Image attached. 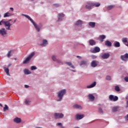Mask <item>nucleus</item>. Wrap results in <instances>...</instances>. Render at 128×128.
I'll return each mask as SVG.
<instances>
[{
  "instance_id": "bf43d9fd",
  "label": "nucleus",
  "mask_w": 128,
  "mask_h": 128,
  "mask_svg": "<svg viewBox=\"0 0 128 128\" xmlns=\"http://www.w3.org/2000/svg\"><path fill=\"white\" fill-rule=\"evenodd\" d=\"M1 16H2L0 14V18Z\"/></svg>"
},
{
  "instance_id": "680f3d73",
  "label": "nucleus",
  "mask_w": 128,
  "mask_h": 128,
  "mask_svg": "<svg viewBox=\"0 0 128 128\" xmlns=\"http://www.w3.org/2000/svg\"><path fill=\"white\" fill-rule=\"evenodd\" d=\"M126 100H128V98L126 97Z\"/></svg>"
},
{
  "instance_id": "c03bdc74",
  "label": "nucleus",
  "mask_w": 128,
  "mask_h": 128,
  "mask_svg": "<svg viewBox=\"0 0 128 128\" xmlns=\"http://www.w3.org/2000/svg\"><path fill=\"white\" fill-rule=\"evenodd\" d=\"M92 60H95V58H96V56L93 55L92 56Z\"/></svg>"
},
{
  "instance_id": "0eeeda50",
  "label": "nucleus",
  "mask_w": 128,
  "mask_h": 128,
  "mask_svg": "<svg viewBox=\"0 0 128 128\" xmlns=\"http://www.w3.org/2000/svg\"><path fill=\"white\" fill-rule=\"evenodd\" d=\"M109 99L110 100H113V102H116L118 100V98L117 96H114V95H110L109 96Z\"/></svg>"
},
{
  "instance_id": "412c9836",
  "label": "nucleus",
  "mask_w": 128,
  "mask_h": 128,
  "mask_svg": "<svg viewBox=\"0 0 128 128\" xmlns=\"http://www.w3.org/2000/svg\"><path fill=\"white\" fill-rule=\"evenodd\" d=\"M105 45L106 46L110 47L112 46V42L108 40H106L105 41Z\"/></svg>"
},
{
  "instance_id": "bb28decb",
  "label": "nucleus",
  "mask_w": 128,
  "mask_h": 128,
  "mask_svg": "<svg viewBox=\"0 0 128 128\" xmlns=\"http://www.w3.org/2000/svg\"><path fill=\"white\" fill-rule=\"evenodd\" d=\"M24 74H30V70H28V69H25L24 70Z\"/></svg>"
},
{
  "instance_id": "a878e982",
  "label": "nucleus",
  "mask_w": 128,
  "mask_h": 128,
  "mask_svg": "<svg viewBox=\"0 0 128 128\" xmlns=\"http://www.w3.org/2000/svg\"><path fill=\"white\" fill-rule=\"evenodd\" d=\"M88 24L91 28H94L96 26V22H90Z\"/></svg>"
},
{
  "instance_id": "e433bc0d",
  "label": "nucleus",
  "mask_w": 128,
  "mask_h": 128,
  "mask_svg": "<svg viewBox=\"0 0 128 128\" xmlns=\"http://www.w3.org/2000/svg\"><path fill=\"white\" fill-rule=\"evenodd\" d=\"M98 112L101 114H104V111L102 110V108H98Z\"/></svg>"
},
{
  "instance_id": "2eb2a0df",
  "label": "nucleus",
  "mask_w": 128,
  "mask_h": 128,
  "mask_svg": "<svg viewBox=\"0 0 128 128\" xmlns=\"http://www.w3.org/2000/svg\"><path fill=\"white\" fill-rule=\"evenodd\" d=\"M62 18H64V14L62 13L60 14L58 17V22H60L62 20Z\"/></svg>"
},
{
  "instance_id": "4be33fe9",
  "label": "nucleus",
  "mask_w": 128,
  "mask_h": 128,
  "mask_svg": "<svg viewBox=\"0 0 128 128\" xmlns=\"http://www.w3.org/2000/svg\"><path fill=\"white\" fill-rule=\"evenodd\" d=\"M84 22L80 20H78L75 24L76 26H82Z\"/></svg>"
},
{
  "instance_id": "9d476101",
  "label": "nucleus",
  "mask_w": 128,
  "mask_h": 128,
  "mask_svg": "<svg viewBox=\"0 0 128 128\" xmlns=\"http://www.w3.org/2000/svg\"><path fill=\"white\" fill-rule=\"evenodd\" d=\"M84 114H77L76 115V120H82V118H84Z\"/></svg>"
},
{
  "instance_id": "5701e85b",
  "label": "nucleus",
  "mask_w": 128,
  "mask_h": 128,
  "mask_svg": "<svg viewBox=\"0 0 128 128\" xmlns=\"http://www.w3.org/2000/svg\"><path fill=\"white\" fill-rule=\"evenodd\" d=\"M5 72H6L7 76H10V70L8 68H6V67L4 68Z\"/></svg>"
},
{
  "instance_id": "39448f33",
  "label": "nucleus",
  "mask_w": 128,
  "mask_h": 128,
  "mask_svg": "<svg viewBox=\"0 0 128 128\" xmlns=\"http://www.w3.org/2000/svg\"><path fill=\"white\" fill-rule=\"evenodd\" d=\"M93 6V2H92L89 1L87 2L85 4V8L88 10H92V8Z\"/></svg>"
},
{
  "instance_id": "4468645a",
  "label": "nucleus",
  "mask_w": 128,
  "mask_h": 128,
  "mask_svg": "<svg viewBox=\"0 0 128 128\" xmlns=\"http://www.w3.org/2000/svg\"><path fill=\"white\" fill-rule=\"evenodd\" d=\"M14 122H16V124H20V122H22V119L20 118H16L14 119Z\"/></svg>"
},
{
  "instance_id": "a19ab883",
  "label": "nucleus",
  "mask_w": 128,
  "mask_h": 128,
  "mask_svg": "<svg viewBox=\"0 0 128 128\" xmlns=\"http://www.w3.org/2000/svg\"><path fill=\"white\" fill-rule=\"evenodd\" d=\"M36 66H31L32 70H36Z\"/></svg>"
},
{
  "instance_id": "aec40b11",
  "label": "nucleus",
  "mask_w": 128,
  "mask_h": 128,
  "mask_svg": "<svg viewBox=\"0 0 128 128\" xmlns=\"http://www.w3.org/2000/svg\"><path fill=\"white\" fill-rule=\"evenodd\" d=\"M91 66L92 68H96V66H98V64H96V62L93 60L91 62Z\"/></svg>"
},
{
  "instance_id": "6e6d98bb",
  "label": "nucleus",
  "mask_w": 128,
  "mask_h": 128,
  "mask_svg": "<svg viewBox=\"0 0 128 128\" xmlns=\"http://www.w3.org/2000/svg\"><path fill=\"white\" fill-rule=\"evenodd\" d=\"M16 22V20H14V22Z\"/></svg>"
},
{
  "instance_id": "b1692460",
  "label": "nucleus",
  "mask_w": 128,
  "mask_h": 128,
  "mask_svg": "<svg viewBox=\"0 0 128 128\" xmlns=\"http://www.w3.org/2000/svg\"><path fill=\"white\" fill-rule=\"evenodd\" d=\"M89 44L90 46H94L96 42L94 40H90Z\"/></svg>"
},
{
  "instance_id": "c756f323",
  "label": "nucleus",
  "mask_w": 128,
  "mask_h": 128,
  "mask_svg": "<svg viewBox=\"0 0 128 128\" xmlns=\"http://www.w3.org/2000/svg\"><path fill=\"white\" fill-rule=\"evenodd\" d=\"M114 90L116 92H120V86H115Z\"/></svg>"
},
{
  "instance_id": "72a5a7b5",
  "label": "nucleus",
  "mask_w": 128,
  "mask_h": 128,
  "mask_svg": "<svg viewBox=\"0 0 128 128\" xmlns=\"http://www.w3.org/2000/svg\"><path fill=\"white\" fill-rule=\"evenodd\" d=\"M52 58L54 62H56L58 61V60H56V56L54 55L52 56Z\"/></svg>"
},
{
  "instance_id": "603ef678",
  "label": "nucleus",
  "mask_w": 128,
  "mask_h": 128,
  "mask_svg": "<svg viewBox=\"0 0 128 128\" xmlns=\"http://www.w3.org/2000/svg\"><path fill=\"white\" fill-rule=\"evenodd\" d=\"M126 108H128V101L126 102Z\"/></svg>"
},
{
  "instance_id": "dca6fc26",
  "label": "nucleus",
  "mask_w": 128,
  "mask_h": 128,
  "mask_svg": "<svg viewBox=\"0 0 128 128\" xmlns=\"http://www.w3.org/2000/svg\"><path fill=\"white\" fill-rule=\"evenodd\" d=\"M96 86V82H94L92 84H91L87 86V88H94V86Z\"/></svg>"
},
{
  "instance_id": "a18cd8bd",
  "label": "nucleus",
  "mask_w": 128,
  "mask_h": 128,
  "mask_svg": "<svg viewBox=\"0 0 128 128\" xmlns=\"http://www.w3.org/2000/svg\"><path fill=\"white\" fill-rule=\"evenodd\" d=\"M53 6H54L56 8H58V6H60V4H54Z\"/></svg>"
},
{
  "instance_id": "9b49d317",
  "label": "nucleus",
  "mask_w": 128,
  "mask_h": 128,
  "mask_svg": "<svg viewBox=\"0 0 128 128\" xmlns=\"http://www.w3.org/2000/svg\"><path fill=\"white\" fill-rule=\"evenodd\" d=\"M7 34L6 30L4 28H2L0 30V34H2V36H6Z\"/></svg>"
},
{
  "instance_id": "4c0bfd02",
  "label": "nucleus",
  "mask_w": 128,
  "mask_h": 128,
  "mask_svg": "<svg viewBox=\"0 0 128 128\" xmlns=\"http://www.w3.org/2000/svg\"><path fill=\"white\" fill-rule=\"evenodd\" d=\"M12 52H14V50H10V51H8V53L7 54L8 58H10V54H12Z\"/></svg>"
},
{
  "instance_id": "37998d69",
  "label": "nucleus",
  "mask_w": 128,
  "mask_h": 128,
  "mask_svg": "<svg viewBox=\"0 0 128 128\" xmlns=\"http://www.w3.org/2000/svg\"><path fill=\"white\" fill-rule=\"evenodd\" d=\"M124 80L126 82H128V76H126L124 78Z\"/></svg>"
},
{
  "instance_id": "f704fd0d",
  "label": "nucleus",
  "mask_w": 128,
  "mask_h": 128,
  "mask_svg": "<svg viewBox=\"0 0 128 128\" xmlns=\"http://www.w3.org/2000/svg\"><path fill=\"white\" fill-rule=\"evenodd\" d=\"M84 64H86V60H82L80 62V66H84Z\"/></svg>"
},
{
  "instance_id": "f3484780",
  "label": "nucleus",
  "mask_w": 128,
  "mask_h": 128,
  "mask_svg": "<svg viewBox=\"0 0 128 128\" xmlns=\"http://www.w3.org/2000/svg\"><path fill=\"white\" fill-rule=\"evenodd\" d=\"M73 108H78V110H82V106H80V105L76 104L73 106Z\"/></svg>"
},
{
  "instance_id": "e2e57ef3",
  "label": "nucleus",
  "mask_w": 128,
  "mask_h": 128,
  "mask_svg": "<svg viewBox=\"0 0 128 128\" xmlns=\"http://www.w3.org/2000/svg\"><path fill=\"white\" fill-rule=\"evenodd\" d=\"M32 2H34V0H32Z\"/></svg>"
},
{
  "instance_id": "ddd939ff",
  "label": "nucleus",
  "mask_w": 128,
  "mask_h": 128,
  "mask_svg": "<svg viewBox=\"0 0 128 128\" xmlns=\"http://www.w3.org/2000/svg\"><path fill=\"white\" fill-rule=\"evenodd\" d=\"M102 58L106 60L110 58V54L108 53H105L102 56Z\"/></svg>"
},
{
  "instance_id": "49530a36",
  "label": "nucleus",
  "mask_w": 128,
  "mask_h": 128,
  "mask_svg": "<svg viewBox=\"0 0 128 128\" xmlns=\"http://www.w3.org/2000/svg\"><path fill=\"white\" fill-rule=\"evenodd\" d=\"M125 120H128V114L125 116Z\"/></svg>"
},
{
  "instance_id": "473e14b6",
  "label": "nucleus",
  "mask_w": 128,
  "mask_h": 128,
  "mask_svg": "<svg viewBox=\"0 0 128 128\" xmlns=\"http://www.w3.org/2000/svg\"><path fill=\"white\" fill-rule=\"evenodd\" d=\"M10 16L12 14L8 12L4 14V18H8V16Z\"/></svg>"
},
{
  "instance_id": "58836bf2",
  "label": "nucleus",
  "mask_w": 128,
  "mask_h": 128,
  "mask_svg": "<svg viewBox=\"0 0 128 128\" xmlns=\"http://www.w3.org/2000/svg\"><path fill=\"white\" fill-rule=\"evenodd\" d=\"M118 107H114V108H112V112H118Z\"/></svg>"
},
{
  "instance_id": "1a4fd4ad",
  "label": "nucleus",
  "mask_w": 128,
  "mask_h": 128,
  "mask_svg": "<svg viewBox=\"0 0 128 128\" xmlns=\"http://www.w3.org/2000/svg\"><path fill=\"white\" fill-rule=\"evenodd\" d=\"M54 116H55V118L56 119L62 118V117L64 116V114H60V113H55Z\"/></svg>"
},
{
  "instance_id": "864d4df0",
  "label": "nucleus",
  "mask_w": 128,
  "mask_h": 128,
  "mask_svg": "<svg viewBox=\"0 0 128 128\" xmlns=\"http://www.w3.org/2000/svg\"><path fill=\"white\" fill-rule=\"evenodd\" d=\"M76 58H82L80 56H76Z\"/></svg>"
},
{
  "instance_id": "2f4dec72",
  "label": "nucleus",
  "mask_w": 128,
  "mask_h": 128,
  "mask_svg": "<svg viewBox=\"0 0 128 128\" xmlns=\"http://www.w3.org/2000/svg\"><path fill=\"white\" fill-rule=\"evenodd\" d=\"M31 101L30 100V99H26L25 100V104H30Z\"/></svg>"
},
{
  "instance_id": "8fccbe9b",
  "label": "nucleus",
  "mask_w": 128,
  "mask_h": 128,
  "mask_svg": "<svg viewBox=\"0 0 128 128\" xmlns=\"http://www.w3.org/2000/svg\"><path fill=\"white\" fill-rule=\"evenodd\" d=\"M10 10H12V12H14V8H10Z\"/></svg>"
},
{
  "instance_id": "6e6552de",
  "label": "nucleus",
  "mask_w": 128,
  "mask_h": 128,
  "mask_svg": "<svg viewBox=\"0 0 128 128\" xmlns=\"http://www.w3.org/2000/svg\"><path fill=\"white\" fill-rule=\"evenodd\" d=\"M120 58H121V60H124V62H126V60H128V54L126 53L124 55H122L120 56Z\"/></svg>"
},
{
  "instance_id": "f03ea898",
  "label": "nucleus",
  "mask_w": 128,
  "mask_h": 128,
  "mask_svg": "<svg viewBox=\"0 0 128 128\" xmlns=\"http://www.w3.org/2000/svg\"><path fill=\"white\" fill-rule=\"evenodd\" d=\"M2 24H4V26L8 30H10V26H12V24L8 22H4V20H2L0 22V26H2Z\"/></svg>"
},
{
  "instance_id": "09e8293b",
  "label": "nucleus",
  "mask_w": 128,
  "mask_h": 128,
  "mask_svg": "<svg viewBox=\"0 0 128 128\" xmlns=\"http://www.w3.org/2000/svg\"><path fill=\"white\" fill-rule=\"evenodd\" d=\"M25 88H28L29 87V86L28 85H24Z\"/></svg>"
},
{
  "instance_id": "3c124183",
  "label": "nucleus",
  "mask_w": 128,
  "mask_h": 128,
  "mask_svg": "<svg viewBox=\"0 0 128 128\" xmlns=\"http://www.w3.org/2000/svg\"><path fill=\"white\" fill-rule=\"evenodd\" d=\"M10 66H12V64H8V68H10Z\"/></svg>"
},
{
  "instance_id": "c85d7f7f",
  "label": "nucleus",
  "mask_w": 128,
  "mask_h": 128,
  "mask_svg": "<svg viewBox=\"0 0 128 128\" xmlns=\"http://www.w3.org/2000/svg\"><path fill=\"white\" fill-rule=\"evenodd\" d=\"M66 64H68V66H70V68H74V66L72 64V62H66Z\"/></svg>"
},
{
  "instance_id": "7c9ffc66",
  "label": "nucleus",
  "mask_w": 128,
  "mask_h": 128,
  "mask_svg": "<svg viewBox=\"0 0 128 128\" xmlns=\"http://www.w3.org/2000/svg\"><path fill=\"white\" fill-rule=\"evenodd\" d=\"M114 8V5H110L108 6V10H112V8Z\"/></svg>"
},
{
  "instance_id": "4d7b16f0",
  "label": "nucleus",
  "mask_w": 128,
  "mask_h": 128,
  "mask_svg": "<svg viewBox=\"0 0 128 128\" xmlns=\"http://www.w3.org/2000/svg\"><path fill=\"white\" fill-rule=\"evenodd\" d=\"M126 46H128V44H126Z\"/></svg>"
},
{
  "instance_id": "a211bd4d",
  "label": "nucleus",
  "mask_w": 128,
  "mask_h": 128,
  "mask_svg": "<svg viewBox=\"0 0 128 128\" xmlns=\"http://www.w3.org/2000/svg\"><path fill=\"white\" fill-rule=\"evenodd\" d=\"M42 42L43 43L42 44H40V46H46L48 44L46 40H43Z\"/></svg>"
},
{
  "instance_id": "052dcab7",
  "label": "nucleus",
  "mask_w": 128,
  "mask_h": 128,
  "mask_svg": "<svg viewBox=\"0 0 128 128\" xmlns=\"http://www.w3.org/2000/svg\"><path fill=\"white\" fill-rule=\"evenodd\" d=\"M10 20H9V22H10Z\"/></svg>"
},
{
  "instance_id": "ea45409f",
  "label": "nucleus",
  "mask_w": 128,
  "mask_h": 128,
  "mask_svg": "<svg viewBox=\"0 0 128 128\" xmlns=\"http://www.w3.org/2000/svg\"><path fill=\"white\" fill-rule=\"evenodd\" d=\"M122 42H128V38H123L122 39Z\"/></svg>"
},
{
  "instance_id": "79ce46f5",
  "label": "nucleus",
  "mask_w": 128,
  "mask_h": 128,
  "mask_svg": "<svg viewBox=\"0 0 128 128\" xmlns=\"http://www.w3.org/2000/svg\"><path fill=\"white\" fill-rule=\"evenodd\" d=\"M106 80H110V76H108L106 77Z\"/></svg>"
},
{
  "instance_id": "423d86ee",
  "label": "nucleus",
  "mask_w": 128,
  "mask_h": 128,
  "mask_svg": "<svg viewBox=\"0 0 128 128\" xmlns=\"http://www.w3.org/2000/svg\"><path fill=\"white\" fill-rule=\"evenodd\" d=\"M100 52V48L99 47L96 46L94 48V50H91L92 54H96V52Z\"/></svg>"
},
{
  "instance_id": "f257e3e1",
  "label": "nucleus",
  "mask_w": 128,
  "mask_h": 128,
  "mask_svg": "<svg viewBox=\"0 0 128 128\" xmlns=\"http://www.w3.org/2000/svg\"><path fill=\"white\" fill-rule=\"evenodd\" d=\"M22 16H25V18H28V20H29L31 22L33 26H34V28H36L37 32H40V28H42V26H38V24H36V23L34 22V20H32V18H30V16L28 15L23 14Z\"/></svg>"
},
{
  "instance_id": "f8f14e48",
  "label": "nucleus",
  "mask_w": 128,
  "mask_h": 128,
  "mask_svg": "<svg viewBox=\"0 0 128 128\" xmlns=\"http://www.w3.org/2000/svg\"><path fill=\"white\" fill-rule=\"evenodd\" d=\"M106 38V36L104 35H100L99 36L98 40L100 42H104V40Z\"/></svg>"
},
{
  "instance_id": "7ed1b4c3",
  "label": "nucleus",
  "mask_w": 128,
  "mask_h": 128,
  "mask_svg": "<svg viewBox=\"0 0 128 128\" xmlns=\"http://www.w3.org/2000/svg\"><path fill=\"white\" fill-rule=\"evenodd\" d=\"M66 90H62L60 91H59L58 92V98H59L60 100H57V102H60L62 100V96H64V94H66Z\"/></svg>"
},
{
  "instance_id": "393cba45",
  "label": "nucleus",
  "mask_w": 128,
  "mask_h": 128,
  "mask_svg": "<svg viewBox=\"0 0 128 128\" xmlns=\"http://www.w3.org/2000/svg\"><path fill=\"white\" fill-rule=\"evenodd\" d=\"M100 6V2H93V6H96V8H98Z\"/></svg>"
},
{
  "instance_id": "de8ad7c7",
  "label": "nucleus",
  "mask_w": 128,
  "mask_h": 128,
  "mask_svg": "<svg viewBox=\"0 0 128 128\" xmlns=\"http://www.w3.org/2000/svg\"><path fill=\"white\" fill-rule=\"evenodd\" d=\"M58 126H62V124L60 122H58L57 124Z\"/></svg>"
},
{
  "instance_id": "6ab92c4d",
  "label": "nucleus",
  "mask_w": 128,
  "mask_h": 128,
  "mask_svg": "<svg viewBox=\"0 0 128 128\" xmlns=\"http://www.w3.org/2000/svg\"><path fill=\"white\" fill-rule=\"evenodd\" d=\"M88 98L91 100L92 102H94V96L92 95V94H90L88 96Z\"/></svg>"
},
{
  "instance_id": "5fc2aeb1",
  "label": "nucleus",
  "mask_w": 128,
  "mask_h": 128,
  "mask_svg": "<svg viewBox=\"0 0 128 128\" xmlns=\"http://www.w3.org/2000/svg\"><path fill=\"white\" fill-rule=\"evenodd\" d=\"M0 106L2 107V104L0 103Z\"/></svg>"
},
{
  "instance_id": "13d9d810",
  "label": "nucleus",
  "mask_w": 128,
  "mask_h": 128,
  "mask_svg": "<svg viewBox=\"0 0 128 128\" xmlns=\"http://www.w3.org/2000/svg\"><path fill=\"white\" fill-rule=\"evenodd\" d=\"M14 60H16V58H14Z\"/></svg>"
},
{
  "instance_id": "cd10ccee",
  "label": "nucleus",
  "mask_w": 128,
  "mask_h": 128,
  "mask_svg": "<svg viewBox=\"0 0 128 128\" xmlns=\"http://www.w3.org/2000/svg\"><path fill=\"white\" fill-rule=\"evenodd\" d=\"M114 46L115 48H120V42H116L114 43Z\"/></svg>"
},
{
  "instance_id": "c9c22d12",
  "label": "nucleus",
  "mask_w": 128,
  "mask_h": 128,
  "mask_svg": "<svg viewBox=\"0 0 128 128\" xmlns=\"http://www.w3.org/2000/svg\"><path fill=\"white\" fill-rule=\"evenodd\" d=\"M6 110H8V105L5 104L4 108V112H6Z\"/></svg>"
},
{
  "instance_id": "20e7f679",
  "label": "nucleus",
  "mask_w": 128,
  "mask_h": 128,
  "mask_svg": "<svg viewBox=\"0 0 128 128\" xmlns=\"http://www.w3.org/2000/svg\"><path fill=\"white\" fill-rule=\"evenodd\" d=\"M35 52H32L29 56L28 57H27L25 60L23 62V64H28V62H30V60H32V56H34L35 54Z\"/></svg>"
}]
</instances>
